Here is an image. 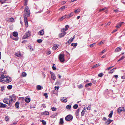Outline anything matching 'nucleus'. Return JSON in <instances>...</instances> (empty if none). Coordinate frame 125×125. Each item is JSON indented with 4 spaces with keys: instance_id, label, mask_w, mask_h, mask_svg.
I'll list each match as a JSON object with an SVG mask.
<instances>
[{
    "instance_id": "21",
    "label": "nucleus",
    "mask_w": 125,
    "mask_h": 125,
    "mask_svg": "<svg viewBox=\"0 0 125 125\" xmlns=\"http://www.w3.org/2000/svg\"><path fill=\"white\" fill-rule=\"evenodd\" d=\"M6 77V75H2L1 77H0V80H2V79H5Z\"/></svg>"
},
{
    "instance_id": "22",
    "label": "nucleus",
    "mask_w": 125,
    "mask_h": 125,
    "mask_svg": "<svg viewBox=\"0 0 125 125\" xmlns=\"http://www.w3.org/2000/svg\"><path fill=\"white\" fill-rule=\"evenodd\" d=\"M24 21L25 23H28V21H27V18L26 15H24Z\"/></svg>"
},
{
    "instance_id": "3",
    "label": "nucleus",
    "mask_w": 125,
    "mask_h": 125,
    "mask_svg": "<svg viewBox=\"0 0 125 125\" xmlns=\"http://www.w3.org/2000/svg\"><path fill=\"white\" fill-rule=\"evenodd\" d=\"M73 118V116L72 115H69L67 116L65 118V120L67 121H69L72 120Z\"/></svg>"
},
{
    "instance_id": "25",
    "label": "nucleus",
    "mask_w": 125,
    "mask_h": 125,
    "mask_svg": "<svg viewBox=\"0 0 125 125\" xmlns=\"http://www.w3.org/2000/svg\"><path fill=\"white\" fill-rule=\"evenodd\" d=\"M31 101L30 98H27L25 99V102L27 103H29Z\"/></svg>"
},
{
    "instance_id": "20",
    "label": "nucleus",
    "mask_w": 125,
    "mask_h": 125,
    "mask_svg": "<svg viewBox=\"0 0 125 125\" xmlns=\"http://www.w3.org/2000/svg\"><path fill=\"white\" fill-rule=\"evenodd\" d=\"M15 107L16 108H19V103L17 102H16L15 104Z\"/></svg>"
},
{
    "instance_id": "19",
    "label": "nucleus",
    "mask_w": 125,
    "mask_h": 125,
    "mask_svg": "<svg viewBox=\"0 0 125 125\" xmlns=\"http://www.w3.org/2000/svg\"><path fill=\"white\" fill-rule=\"evenodd\" d=\"M49 112L46 111L42 113V115H49Z\"/></svg>"
},
{
    "instance_id": "12",
    "label": "nucleus",
    "mask_w": 125,
    "mask_h": 125,
    "mask_svg": "<svg viewBox=\"0 0 125 125\" xmlns=\"http://www.w3.org/2000/svg\"><path fill=\"white\" fill-rule=\"evenodd\" d=\"M61 101L63 102L66 103L67 101V99L66 98L63 97L61 98Z\"/></svg>"
},
{
    "instance_id": "8",
    "label": "nucleus",
    "mask_w": 125,
    "mask_h": 125,
    "mask_svg": "<svg viewBox=\"0 0 125 125\" xmlns=\"http://www.w3.org/2000/svg\"><path fill=\"white\" fill-rule=\"evenodd\" d=\"M5 82L7 83H9L11 81V78L9 77H7L5 78Z\"/></svg>"
},
{
    "instance_id": "37",
    "label": "nucleus",
    "mask_w": 125,
    "mask_h": 125,
    "mask_svg": "<svg viewBox=\"0 0 125 125\" xmlns=\"http://www.w3.org/2000/svg\"><path fill=\"white\" fill-rule=\"evenodd\" d=\"M96 44V43H94L93 44H90L89 45V46L91 48L93 47L94 46H95Z\"/></svg>"
},
{
    "instance_id": "9",
    "label": "nucleus",
    "mask_w": 125,
    "mask_h": 125,
    "mask_svg": "<svg viewBox=\"0 0 125 125\" xmlns=\"http://www.w3.org/2000/svg\"><path fill=\"white\" fill-rule=\"evenodd\" d=\"M50 73L51 75L52 79L53 80H55L56 78V76L55 74L51 71H50Z\"/></svg>"
},
{
    "instance_id": "48",
    "label": "nucleus",
    "mask_w": 125,
    "mask_h": 125,
    "mask_svg": "<svg viewBox=\"0 0 125 125\" xmlns=\"http://www.w3.org/2000/svg\"><path fill=\"white\" fill-rule=\"evenodd\" d=\"M51 109L52 111H55L56 110V108L54 107H52L51 108Z\"/></svg>"
},
{
    "instance_id": "54",
    "label": "nucleus",
    "mask_w": 125,
    "mask_h": 125,
    "mask_svg": "<svg viewBox=\"0 0 125 125\" xmlns=\"http://www.w3.org/2000/svg\"><path fill=\"white\" fill-rule=\"evenodd\" d=\"M9 118L7 116H6L5 117V120L6 121H8L9 120Z\"/></svg>"
},
{
    "instance_id": "53",
    "label": "nucleus",
    "mask_w": 125,
    "mask_h": 125,
    "mask_svg": "<svg viewBox=\"0 0 125 125\" xmlns=\"http://www.w3.org/2000/svg\"><path fill=\"white\" fill-rule=\"evenodd\" d=\"M5 79H2V80H0V82H2V83H4L5 82Z\"/></svg>"
},
{
    "instance_id": "45",
    "label": "nucleus",
    "mask_w": 125,
    "mask_h": 125,
    "mask_svg": "<svg viewBox=\"0 0 125 125\" xmlns=\"http://www.w3.org/2000/svg\"><path fill=\"white\" fill-rule=\"evenodd\" d=\"M103 75V74L102 73H99L98 74V76L99 77H101Z\"/></svg>"
},
{
    "instance_id": "24",
    "label": "nucleus",
    "mask_w": 125,
    "mask_h": 125,
    "mask_svg": "<svg viewBox=\"0 0 125 125\" xmlns=\"http://www.w3.org/2000/svg\"><path fill=\"white\" fill-rule=\"evenodd\" d=\"M18 33L17 32L14 31L13 33V36H14L15 37H16L18 36Z\"/></svg>"
},
{
    "instance_id": "57",
    "label": "nucleus",
    "mask_w": 125,
    "mask_h": 125,
    "mask_svg": "<svg viewBox=\"0 0 125 125\" xmlns=\"http://www.w3.org/2000/svg\"><path fill=\"white\" fill-rule=\"evenodd\" d=\"M73 15V12H72L70 14H69L70 17H71Z\"/></svg>"
},
{
    "instance_id": "13",
    "label": "nucleus",
    "mask_w": 125,
    "mask_h": 125,
    "mask_svg": "<svg viewBox=\"0 0 125 125\" xmlns=\"http://www.w3.org/2000/svg\"><path fill=\"white\" fill-rule=\"evenodd\" d=\"M58 47V44H54L53 45V46L52 48L53 50H56Z\"/></svg>"
},
{
    "instance_id": "1",
    "label": "nucleus",
    "mask_w": 125,
    "mask_h": 125,
    "mask_svg": "<svg viewBox=\"0 0 125 125\" xmlns=\"http://www.w3.org/2000/svg\"><path fill=\"white\" fill-rule=\"evenodd\" d=\"M24 11L25 13L26 14V15L28 17L30 16V11L28 7H26L24 10Z\"/></svg>"
},
{
    "instance_id": "52",
    "label": "nucleus",
    "mask_w": 125,
    "mask_h": 125,
    "mask_svg": "<svg viewBox=\"0 0 125 125\" xmlns=\"http://www.w3.org/2000/svg\"><path fill=\"white\" fill-rule=\"evenodd\" d=\"M114 66H111L110 67L106 69V70H107L108 71H109L112 68H113V67Z\"/></svg>"
},
{
    "instance_id": "29",
    "label": "nucleus",
    "mask_w": 125,
    "mask_h": 125,
    "mask_svg": "<svg viewBox=\"0 0 125 125\" xmlns=\"http://www.w3.org/2000/svg\"><path fill=\"white\" fill-rule=\"evenodd\" d=\"M66 18V16H64L62 17L59 20V21H62L64 19Z\"/></svg>"
},
{
    "instance_id": "26",
    "label": "nucleus",
    "mask_w": 125,
    "mask_h": 125,
    "mask_svg": "<svg viewBox=\"0 0 125 125\" xmlns=\"http://www.w3.org/2000/svg\"><path fill=\"white\" fill-rule=\"evenodd\" d=\"M36 88L38 90H40L42 89V86L40 85H37L36 86Z\"/></svg>"
},
{
    "instance_id": "46",
    "label": "nucleus",
    "mask_w": 125,
    "mask_h": 125,
    "mask_svg": "<svg viewBox=\"0 0 125 125\" xmlns=\"http://www.w3.org/2000/svg\"><path fill=\"white\" fill-rule=\"evenodd\" d=\"M80 9H77L75 10L74 11V12H75V13H76L79 12H80Z\"/></svg>"
},
{
    "instance_id": "49",
    "label": "nucleus",
    "mask_w": 125,
    "mask_h": 125,
    "mask_svg": "<svg viewBox=\"0 0 125 125\" xmlns=\"http://www.w3.org/2000/svg\"><path fill=\"white\" fill-rule=\"evenodd\" d=\"M13 36H10V37L13 40H18V39L17 38H12Z\"/></svg>"
},
{
    "instance_id": "28",
    "label": "nucleus",
    "mask_w": 125,
    "mask_h": 125,
    "mask_svg": "<svg viewBox=\"0 0 125 125\" xmlns=\"http://www.w3.org/2000/svg\"><path fill=\"white\" fill-rule=\"evenodd\" d=\"M121 50V48H120V47H118L116 48V49L115 50V52H117L119 51H120Z\"/></svg>"
},
{
    "instance_id": "17",
    "label": "nucleus",
    "mask_w": 125,
    "mask_h": 125,
    "mask_svg": "<svg viewBox=\"0 0 125 125\" xmlns=\"http://www.w3.org/2000/svg\"><path fill=\"white\" fill-rule=\"evenodd\" d=\"M74 38V36H73V38H71L69 39L68 41L67 42L69 43L70 44L73 40V39Z\"/></svg>"
},
{
    "instance_id": "38",
    "label": "nucleus",
    "mask_w": 125,
    "mask_h": 125,
    "mask_svg": "<svg viewBox=\"0 0 125 125\" xmlns=\"http://www.w3.org/2000/svg\"><path fill=\"white\" fill-rule=\"evenodd\" d=\"M114 72V68H113L109 72H108V73H112Z\"/></svg>"
},
{
    "instance_id": "14",
    "label": "nucleus",
    "mask_w": 125,
    "mask_h": 125,
    "mask_svg": "<svg viewBox=\"0 0 125 125\" xmlns=\"http://www.w3.org/2000/svg\"><path fill=\"white\" fill-rule=\"evenodd\" d=\"M113 120L111 119H109L105 122V124L106 125H109L111 122H112Z\"/></svg>"
},
{
    "instance_id": "23",
    "label": "nucleus",
    "mask_w": 125,
    "mask_h": 125,
    "mask_svg": "<svg viewBox=\"0 0 125 125\" xmlns=\"http://www.w3.org/2000/svg\"><path fill=\"white\" fill-rule=\"evenodd\" d=\"M71 105H68L66 106V108L67 109L70 110L71 109Z\"/></svg>"
},
{
    "instance_id": "41",
    "label": "nucleus",
    "mask_w": 125,
    "mask_h": 125,
    "mask_svg": "<svg viewBox=\"0 0 125 125\" xmlns=\"http://www.w3.org/2000/svg\"><path fill=\"white\" fill-rule=\"evenodd\" d=\"M7 88L9 89H10L12 88V86L11 85H9L7 86Z\"/></svg>"
},
{
    "instance_id": "51",
    "label": "nucleus",
    "mask_w": 125,
    "mask_h": 125,
    "mask_svg": "<svg viewBox=\"0 0 125 125\" xmlns=\"http://www.w3.org/2000/svg\"><path fill=\"white\" fill-rule=\"evenodd\" d=\"M83 86L81 84H80L78 86V87L79 89L82 88Z\"/></svg>"
},
{
    "instance_id": "30",
    "label": "nucleus",
    "mask_w": 125,
    "mask_h": 125,
    "mask_svg": "<svg viewBox=\"0 0 125 125\" xmlns=\"http://www.w3.org/2000/svg\"><path fill=\"white\" fill-rule=\"evenodd\" d=\"M92 85V83H88L85 85V87H87L89 86H91Z\"/></svg>"
},
{
    "instance_id": "56",
    "label": "nucleus",
    "mask_w": 125,
    "mask_h": 125,
    "mask_svg": "<svg viewBox=\"0 0 125 125\" xmlns=\"http://www.w3.org/2000/svg\"><path fill=\"white\" fill-rule=\"evenodd\" d=\"M10 21L12 22L13 21L14 19L13 18L11 17L10 18Z\"/></svg>"
},
{
    "instance_id": "47",
    "label": "nucleus",
    "mask_w": 125,
    "mask_h": 125,
    "mask_svg": "<svg viewBox=\"0 0 125 125\" xmlns=\"http://www.w3.org/2000/svg\"><path fill=\"white\" fill-rule=\"evenodd\" d=\"M92 82L94 84H95L96 83V81L95 80L93 79H92Z\"/></svg>"
},
{
    "instance_id": "10",
    "label": "nucleus",
    "mask_w": 125,
    "mask_h": 125,
    "mask_svg": "<svg viewBox=\"0 0 125 125\" xmlns=\"http://www.w3.org/2000/svg\"><path fill=\"white\" fill-rule=\"evenodd\" d=\"M38 34L39 35H43L44 34V30L43 29H42L40 31L38 32Z\"/></svg>"
},
{
    "instance_id": "50",
    "label": "nucleus",
    "mask_w": 125,
    "mask_h": 125,
    "mask_svg": "<svg viewBox=\"0 0 125 125\" xmlns=\"http://www.w3.org/2000/svg\"><path fill=\"white\" fill-rule=\"evenodd\" d=\"M59 88V87L58 86H56L54 87V89L56 90H58Z\"/></svg>"
},
{
    "instance_id": "35",
    "label": "nucleus",
    "mask_w": 125,
    "mask_h": 125,
    "mask_svg": "<svg viewBox=\"0 0 125 125\" xmlns=\"http://www.w3.org/2000/svg\"><path fill=\"white\" fill-rule=\"evenodd\" d=\"M40 121L42 122V124L43 125H45L46 124V121L44 120H40Z\"/></svg>"
},
{
    "instance_id": "58",
    "label": "nucleus",
    "mask_w": 125,
    "mask_h": 125,
    "mask_svg": "<svg viewBox=\"0 0 125 125\" xmlns=\"http://www.w3.org/2000/svg\"><path fill=\"white\" fill-rule=\"evenodd\" d=\"M118 30V29H116L114 30L112 32V33H113L115 32L116 31H117Z\"/></svg>"
},
{
    "instance_id": "7",
    "label": "nucleus",
    "mask_w": 125,
    "mask_h": 125,
    "mask_svg": "<svg viewBox=\"0 0 125 125\" xmlns=\"http://www.w3.org/2000/svg\"><path fill=\"white\" fill-rule=\"evenodd\" d=\"M125 109L123 107H119L117 109V112L118 114H120L122 112H125Z\"/></svg>"
},
{
    "instance_id": "43",
    "label": "nucleus",
    "mask_w": 125,
    "mask_h": 125,
    "mask_svg": "<svg viewBox=\"0 0 125 125\" xmlns=\"http://www.w3.org/2000/svg\"><path fill=\"white\" fill-rule=\"evenodd\" d=\"M66 31V30L65 28L62 29L61 30V31L62 32H64Z\"/></svg>"
},
{
    "instance_id": "33",
    "label": "nucleus",
    "mask_w": 125,
    "mask_h": 125,
    "mask_svg": "<svg viewBox=\"0 0 125 125\" xmlns=\"http://www.w3.org/2000/svg\"><path fill=\"white\" fill-rule=\"evenodd\" d=\"M60 123L61 124H62L63 123V119L62 118H61L60 119Z\"/></svg>"
},
{
    "instance_id": "40",
    "label": "nucleus",
    "mask_w": 125,
    "mask_h": 125,
    "mask_svg": "<svg viewBox=\"0 0 125 125\" xmlns=\"http://www.w3.org/2000/svg\"><path fill=\"white\" fill-rule=\"evenodd\" d=\"M100 65L98 63L97 64H96V65H94L93 67V68H94L96 67H97L98 66H99Z\"/></svg>"
},
{
    "instance_id": "64",
    "label": "nucleus",
    "mask_w": 125,
    "mask_h": 125,
    "mask_svg": "<svg viewBox=\"0 0 125 125\" xmlns=\"http://www.w3.org/2000/svg\"><path fill=\"white\" fill-rule=\"evenodd\" d=\"M104 43V42H102V41L100 42L99 44H99V45H101V44H102L103 43Z\"/></svg>"
},
{
    "instance_id": "42",
    "label": "nucleus",
    "mask_w": 125,
    "mask_h": 125,
    "mask_svg": "<svg viewBox=\"0 0 125 125\" xmlns=\"http://www.w3.org/2000/svg\"><path fill=\"white\" fill-rule=\"evenodd\" d=\"M29 48L31 51H33V49L32 47L31 46H29Z\"/></svg>"
},
{
    "instance_id": "39",
    "label": "nucleus",
    "mask_w": 125,
    "mask_h": 125,
    "mask_svg": "<svg viewBox=\"0 0 125 125\" xmlns=\"http://www.w3.org/2000/svg\"><path fill=\"white\" fill-rule=\"evenodd\" d=\"M27 74L25 72H23L22 73V76L23 77H25L26 76Z\"/></svg>"
},
{
    "instance_id": "44",
    "label": "nucleus",
    "mask_w": 125,
    "mask_h": 125,
    "mask_svg": "<svg viewBox=\"0 0 125 125\" xmlns=\"http://www.w3.org/2000/svg\"><path fill=\"white\" fill-rule=\"evenodd\" d=\"M37 42L38 43H41L42 42V40L41 39H39L37 40Z\"/></svg>"
},
{
    "instance_id": "5",
    "label": "nucleus",
    "mask_w": 125,
    "mask_h": 125,
    "mask_svg": "<svg viewBox=\"0 0 125 125\" xmlns=\"http://www.w3.org/2000/svg\"><path fill=\"white\" fill-rule=\"evenodd\" d=\"M3 102L4 103L8 104L9 105H10L11 104L10 99L7 98H5L4 99Z\"/></svg>"
},
{
    "instance_id": "16",
    "label": "nucleus",
    "mask_w": 125,
    "mask_h": 125,
    "mask_svg": "<svg viewBox=\"0 0 125 125\" xmlns=\"http://www.w3.org/2000/svg\"><path fill=\"white\" fill-rule=\"evenodd\" d=\"M15 55L17 57H20L21 56V55L20 52H18L15 53Z\"/></svg>"
},
{
    "instance_id": "15",
    "label": "nucleus",
    "mask_w": 125,
    "mask_h": 125,
    "mask_svg": "<svg viewBox=\"0 0 125 125\" xmlns=\"http://www.w3.org/2000/svg\"><path fill=\"white\" fill-rule=\"evenodd\" d=\"M124 23L123 22H119L116 25V27L117 28H119Z\"/></svg>"
},
{
    "instance_id": "4",
    "label": "nucleus",
    "mask_w": 125,
    "mask_h": 125,
    "mask_svg": "<svg viewBox=\"0 0 125 125\" xmlns=\"http://www.w3.org/2000/svg\"><path fill=\"white\" fill-rule=\"evenodd\" d=\"M11 99L10 100V101L11 103L12 102H15L16 100V97L15 95L14 94H13L12 95L9 96Z\"/></svg>"
},
{
    "instance_id": "60",
    "label": "nucleus",
    "mask_w": 125,
    "mask_h": 125,
    "mask_svg": "<svg viewBox=\"0 0 125 125\" xmlns=\"http://www.w3.org/2000/svg\"><path fill=\"white\" fill-rule=\"evenodd\" d=\"M111 21H109V22L107 23L106 24V26H107L108 25H110V24L111 23Z\"/></svg>"
},
{
    "instance_id": "36",
    "label": "nucleus",
    "mask_w": 125,
    "mask_h": 125,
    "mask_svg": "<svg viewBox=\"0 0 125 125\" xmlns=\"http://www.w3.org/2000/svg\"><path fill=\"white\" fill-rule=\"evenodd\" d=\"M78 105L77 104H75L73 106V108L74 109H75L77 108Z\"/></svg>"
},
{
    "instance_id": "27",
    "label": "nucleus",
    "mask_w": 125,
    "mask_h": 125,
    "mask_svg": "<svg viewBox=\"0 0 125 125\" xmlns=\"http://www.w3.org/2000/svg\"><path fill=\"white\" fill-rule=\"evenodd\" d=\"M85 112V110L84 109L82 110L81 113V115L82 116H83L84 115Z\"/></svg>"
},
{
    "instance_id": "62",
    "label": "nucleus",
    "mask_w": 125,
    "mask_h": 125,
    "mask_svg": "<svg viewBox=\"0 0 125 125\" xmlns=\"http://www.w3.org/2000/svg\"><path fill=\"white\" fill-rule=\"evenodd\" d=\"M44 95L45 96L46 98H47L48 97L47 94V93H44Z\"/></svg>"
},
{
    "instance_id": "63",
    "label": "nucleus",
    "mask_w": 125,
    "mask_h": 125,
    "mask_svg": "<svg viewBox=\"0 0 125 125\" xmlns=\"http://www.w3.org/2000/svg\"><path fill=\"white\" fill-rule=\"evenodd\" d=\"M66 7L64 6H63L61 7L60 9L63 10L65 9Z\"/></svg>"
},
{
    "instance_id": "11",
    "label": "nucleus",
    "mask_w": 125,
    "mask_h": 125,
    "mask_svg": "<svg viewBox=\"0 0 125 125\" xmlns=\"http://www.w3.org/2000/svg\"><path fill=\"white\" fill-rule=\"evenodd\" d=\"M66 32H64L60 33L59 35V38H61L64 36L66 34Z\"/></svg>"
},
{
    "instance_id": "31",
    "label": "nucleus",
    "mask_w": 125,
    "mask_h": 125,
    "mask_svg": "<svg viewBox=\"0 0 125 125\" xmlns=\"http://www.w3.org/2000/svg\"><path fill=\"white\" fill-rule=\"evenodd\" d=\"M80 109L79 108L75 112V115L77 116H78L79 115V111Z\"/></svg>"
},
{
    "instance_id": "61",
    "label": "nucleus",
    "mask_w": 125,
    "mask_h": 125,
    "mask_svg": "<svg viewBox=\"0 0 125 125\" xmlns=\"http://www.w3.org/2000/svg\"><path fill=\"white\" fill-rule=\"evenodd\" d=\"M1 91H2L3 90H4V86H1Z\"/></svg>"
},
{
    "instance_id": "59",
    "label": "nucleus",
    "mask_w": 125,
    "mask_h": 125,
    "mask_svg": "<svg viewBox=\"0 0 125 125\" xmlns=\"http://www.w3.org/2000/svg\"><path fill=\"white\" fill-rule=\"evenodd\" d=\"M106 51V49H104L103 50L102 52L101 53H104Z\"/></svg>"
},
{
    "instance_id": "32",
    "label": "nucleus",
    "mask_w": 125,
    "mask_h": 125,
    "mask_svg": "<svg viewBox=\"0 0 125 125\" xmlns=\"http://www.w3.org/2000/svg\"><path fill=\"white\" fill-rule=\"evenodd\" d=\"M113 114V111H111L110 112V113L108 117L110 118H111L112 116V115Z\"/></svg>"
},
{
    "instance_id": "6",
    "label": "nucleus",
    "mask_w": 125,
    "mask_h": 125,
    "mask_svg": "<svg viewBox=\"0 0 125 125\" xmlns=\"http://www.w3.org/2000/svg\"><path fill=\"white\" fill-rule=\"evenodd\" d=\"M31 32L28 31L25 33V35L23 37V39H25L27 38L31 35Z\"/></svg>"
},
{
    "instance_id": "2",
    "label": "nucleus",
    "mask_w": 125,
    "mask_h": 125,
    "mask_svg": "<svg viewBox=\"0 0 125 125\" xmlns=\"http://www.w3.org/2000/svg\"><path fill=\"white\" fill-rule=\"evenodd\" d=\"M58 58L60 61L61 62H63L65 61L64 54H59Z\"/></svg>"
},
{
    "instance_id": "55",
    "label": "nucleus",
    "mask_w": 125,
    "mask_h": 125,
    "mask_svg": "<svg viewBox=\"0 0 125 125\" xmlns=\"http://www.w3.org/2000/svg\"><path fill=\"white\" fill-rule=\"evenodd\" d=\"M69 26L68 25H66L65 26V28L66 30H67L69 28Z\"/></svg>"
},
{
    "instance_id": "34",
    "label": "nucleus",
    "mask_w": 125,
    "mask_h": 125,
    "mask_svg": "<svg viewBox=\"0 0 125 125\" xmlns=\"http://www.w3.org/2000/svg\"><path fill=\"white\" fill-rule=\"evenodd\" d=\"M77 43H72L71 44V46H73L74 47H76L77 45Z\"/></svg>"
},
{
    "instance_id": "18",
    "label": "nucleus",
    "mask_w": 125,
    "mask_h": 125,
    "mask_svg": "<svg viewBox=\"0 0 125 125\" xmlns=\"http://www.w3.org/2000/svg\"><path fill=\"white\" fill-rule=\"evenodd\" d=\"M7 106V105L6 104H4L1 103H0V107L4 108L6 107Z\"/></svg>"
}]
</instances>
